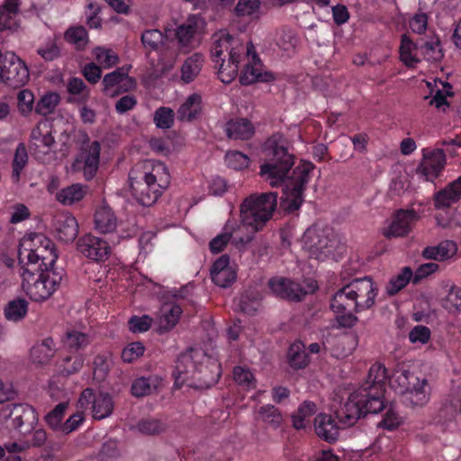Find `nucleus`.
<instances>
[{
    "mask_svg": "<svg viewBox=\"0 0 461 461\" xmlns=\"http://www.w3.org/2000/svg\"><path fill=\"white\" fill-rule=\"evenodd\" d=\"M264 153L267 160L260 166L259 175L272 187H283L281 201L285 210H297L303 202V191L313 165L311 162H302L290 175L294 157L275 138L266 141Z\"/></svg>",
    "mask_w": 461,
    "mask_h": 461,
    "instance_id": "obj_1",
    "label": "nucleus"
},
{
    "mask_svg": "<svg viewBox=\"0 0 461 461\" xmlns=\"http://www.w3.org/2000/svg\"><path fill=\"white\" fill-rule=\"evenodd\" d=\"M386 379L384 366L375 364L370 367L366 382L351 393L337 410V417L342 426H353L366 414L377 413L384 408Z\"/></svg>",
    "mask_w": 461,
    "mask_h": 461,
    "instance_id": "obj_2",
    "label": "nucleus"
},
{
    "mask_svg": "<svg viewBox=\"0 0 461 461\" xmlns=\"http://www.w3.org/2000/svg\"><path fill=\"white\" fill-rule=\"evenodd\" d=\"M221 373V365L215 357L201 348H190L177 357L173 373L175 386L186 384L195 388H209L218 382Z\"/></svg>",
    "mask_w": 461,
    "mask_h": 461,
    "instance_id": "obj_3",
    "label": "nucleus"
},
{
    "mask_svg": "<svg viewBox=\"0 0 461 461\" xmlns=\"http://www.w3.org/2000/svg\"><path fill=\"white\" fill-rule=\"evenodd\" d=\"M377 295V287L369 277L355 279L333 295L330 308L342 327H352L357 321L353 312L372 307Z\"/></svg>",
    "mask_w": 461,
    "mask_h": 461,
    "instance_id": "obj_4",
    "label": "nucleus"
},
{
    "mask_svg": "<svg viewBox=\"0 0 461 461\" xmlns=\"http://www.w3.org/2000/svg\"><path fill=\"white\" fill-rule=\"evenodd\" d=\"M129 180L137 201L144 206H150L168 186L170 175L164 163L149 159L138 163L131 170Z\"/></svg>",
    "mask_w": 461,
    "mask_h": 461,
    "instance_id": "obj_5",
    "label": "nucleus"
},
{
    "mask_svg": "<svg viewBox=\"0 0 461 461\" xmlns=\"http://www.w3.org/2000/svg\"><path fill=\"white\" fill-rule=\"evenodd\" d=\"M277 205V194L274 192L252 194L246 197L240 206V229L248 233L235 238L242 246L249 243L256 232L264 228L272 218Z\"/></svg>",
    "mask_w": 461,
    "mask_h": 461,
    "instance_id": "obj_6",
    "label": "nucleus"
},
{
    "mask_svg": "<svg viewBox=\"0 0 461 461\" xmlns=\"http://www.w3.org/2000/svg\"><path fill=\"white\" fill-rule=\"evenodd\" d=\"M245 47L239 38L221 30L212 37V59L218 68V77L224 84H230L238 74L239 63Z\"/></svg>",
    "mask_w": 461,
    "mask_h": 461,
    "instance_id": "obj_7",
    "label": "nucleus"
},
{
    "mask_svg": "<svg viewBox=\"0 0 461 461\" xmlns=\"http://www.w3.org/2000/svg\"><path fill=\"white\" fill-rule=\"evenodd\" d=\"M42 265L22 266V288L32 300L41 302L50 298L59 287L62 273L52 268L41 270Z\"/></svg>",
    "mask_w": 461,
    "mask_h": 461,
    "instance_id": "obj_8",
    "label": "nucleus"
},
{
    "mask_svg": "<svg viewBox=\"0 0 461 461\" xmlns=\"http://www.w3.org/2000/svg\"><path fill=\"white\" fill-rule=\"evenodd\" d=\"M300 243L308 257L321 261L333 253L339 240L331 228L321 223H314L304 231Z\"/></svg>",
    "mask_w": 461,
    "mask_h": 461,
    "instance_id": "obj_9",
    "label": "nucleus"
},
{
    "mask_svg": "<svg viewBox=\"0 0 461 461\" xmlns=\"http://www.w3.org/2000/svg\"><path fill=\"white\" fill-rule=\"evenodd\" d=\"M390 385L405 395V401L412 406H423L430 395L427 378L418 376L408 369L400 367L394 370L390 378Z\"/></svg>",
    "mask_w": 461,
    "mask_h": 461,
    "instance_id": "obj_10",
    "label": "nucleus"
},
{
    "mask_svg": "<svg viewBox=\"0 0 461 461\" xmlns=\"http://www.w3.org/2000/svg\"><path fill=\"white\" fill-rule=\"evenodd\" d=\"M23 266H52L58 258L53 242L42 234L33 233L23 238L18 250Z\"/></svg>",
    "mask_w": 461,
    "mask_h": 461,
    "instance_id": "obj_11",
    "label": "nucleus"
},
{
    "mask_svg": "<svg viewBox=\"0 0 461 461\" xmlns=\"http://www.w3.org/2000/svg\"><path fill=\"white\" fill-rule=\"evenodd\" d=\"M29 80L26 64L14 52L0 50V83L12 87H20Z\"/></svg>",
    "mask_w": 461,
    "mask_h": 461,
    "instance_id": "obj_12",
    "label": "nucleus"
},
{
    "mask_svg": "<svg viewBox=\"0 0 461 461\" xmlns=\"http://www.w3.org/2000/svg\"><path fill=\"white\" fill-rule=\"evenodd\" d=\"M0 418L6 421L13 420V426L23 435L31 433L38 422V416L35 410L28 405L22 403L7 404L0 411Z\"/></svg>",
    "mask_w": 461,
    "mask_h": 461,
    "instance_id": "obj_13",
    "label": "nucleus"
},
{
    "mask_svg": "<svg viewBox=\"0 0 461 461\" xmlns=\"http://www.w3.org/2000/svg\"><path fill=\"white\" fill-rule=\"evenodd\" d=\"M78 403L81 408H88L91 405L92 415L95 420H103L109 417L113 411L114 403L112 396L107 393H95L92 389L82 392Z\"/></svg>",
    "mask_w": 461,
    "mask_h": 461,
    "instance_id": "obj_14",
    "label": "nucleus"
},
{
    "mask_svg": "<svg viewBox=\"0 0 461 461\" xmlns=\"http://www.w3.org/2000/svg\"><path fill=\"white\" fill-rule=\"evenodd\" d=\"M248 64L240 77V82L244 86L255 82L268 83L276 80V77L270 71L264 70L253 45L247 46Z\"/></svg>",
    "mask_w": 461,
    "mask_h": 461,
    "instance_id": "obj_15",
    "label": "nucleus"
},
{
    "mask_svg": "<svg viewBox=\"0 0 461 461\" xmlns=\"http://www.w3.org/2000/svg\"><path fill=\"white\" fill-rule=\"evenodd\" d=\"M52 123L48 120L41 121L32 131L30 148L37 158L49 154L55 144L52 135Z\"/></svg>",
    "mask_w": 461,
    "mask_h": 461,
    "instance_id": "obj_16",
    "label": "nucleus"
},
{
    "mask_svg": "<svg viewBox=\"0 0 461 461\" xmlns=\"http://www.w3.org/2000/svg\"><path fill=\"white\" fill-rule=\"evenodd\" d=\"M268 285L276 296L293 301H301L306 294L316 289L313 282H311L305 289L300 284L284 277H274L269 280Z\"/></svg>",
    "mask_w": 461,
    "mask_h": 461,
    "instance_id": "obj_17",
    "label": "nucleus"
},
{
    "mask_svg": "<svg viewBox=\"0 0 461 461\" xmlns=\"http://www.w3.org/2000/svg\"><path fill=\"white\" fill-rule=\"evenodd\" d=\"M446 165V155L441 149H423L422 159L417 167V173L427 181L438 176Z\"/></svg>",
    "mask_w": 461,
    "mask_h": 461,
    "instance_id": "obj_18",
    "label": "nucleus"
},
{
    "mask_svg": "<svg viewBox=\"0 0 461 461\" xmlns=\"http://www.w3.org/2000/svg\"><path fill=\"white\" fill-rule=\"evenodd\" d=\"M77 247L79 253L95 261L105 260L111 251V248L105 240L92 234L81 237Z\"/></svg>",
    "mask_w": 461,
    "mask_h": 461,
    "instance_id": "obj_19",
    "label": "nucleus"
},
{
    "mask_svg": "<svg viewBox=\"0 0 461 461\" xmlns=\"http://www.w3.org/2000/svg\"><path fill=\"white\" fill-rule=\"evenodd\" d=\"M419 220V215L413 210L398 211L383 234L387 239L404 237L409 234L413 224Z\"/></svg>",
    "mask_w": 461,
    "mask_h": 461,
    "instance_id": "obj_20",
    "label": "nucleus"
},
{
    "mask_svg": "<svg viewBox=\"0 0 461 461\" xmlns=\"http://www.w3.org/2000/svg\"><path fill=\"white\" fill-rule=\"evenodd\" d=\"M128 72V68L122 67L106 74L103 79L104 94L108 96H115L121 92L132 88L135 84Z\"/></svg>",
    "mask_w": 461,
    "mask_h": 461,
    "instance_id": "obj_21",
    "label": "nucleus"
},
{
    "mask_svg": "<svg viewBox=\"0 0 461 461\" xmlns=\"http://www.w3.org/2000/svg\"><path fill=\"white\" fill-rule=\"evenodd\" d=\"M211 276L212 282L220 287H228L236 280L235 267L230 265L227 255L221 256L212 264Z\"/></svg>",
    "mask_w": 461,
    "mask_h": 461,
    "instance_id": "obj_22",
    "label": "nucleus"
},
{
    "mask_svg": "<svg viewBox=\"0 0 461 461\" xmlns=\"http://www.w3.org/2000/svg\"><path fill=\"white\" fill-rule=\"evenodd\" d=\"M101 145L95 140L84 145L81 157L84 160L83 173L86 179H92L99 167Z\"/></svg>",
    "mask_w": 461,
    "mask_h": 461,
    "instance_id": "obj_23",
    "label": "nucleus"
},
{
    "mask_svg": "<svg viewBox=\"0 0 461 461\" xmlns=\"http://www.w3.org/2000/svg\"><path fill=\"white\" fill-rule=\"evenodd\" d=\"M58 238L64 242L73 241L78 234V224L70 213H60L54 221Z\"/></svg>",
    "mask_w": 461,
    "mask_h": 461,
    "instance_id": "obj_24",
    "label": "nucleus"
},
{
    "mask_svg": "<svg viewBox=\"0 0 461 461\" xmlns=\"http://www.w3.org/2000/svg\"><path fill=\"white\" fill-rule=\"evenodd\" d=\"M205 22L203 17L197 14L190 15L186 21L176 30V38L182 46L187 45L193 37L203 31Z\"/></svg>",
    "mask_w": 461,
    "mask_h": 461,
    "instance_id": "obj_25",
    "label": "nucleus"
},
{
    "mask_svg": "<svg viewBox=\"0 0 461 461\" xmlns=\"http://www.w3.org/2000/svg\"><path fill=\"white\" fill-rule=\"evenodd\" d=\"M140 40L146 50L159 51L161 55H166L171 45L175 44L173 41H168L163 32L157 29L146 30L142 32Z\"/></svg>",
    "mask_w": 461,
    "mask_h": 461,
    "instance_id": "obj_26",
    "label": "nucleus"
},
{
    "mask_svg": "<svg viewBox=\"0 0 461 461\" xmlns=\"http://www.w3.org/2000/svg\"><path fill=\"white\" fill-rule=\"evenodd\" d=\"M241 230L240 226L234 220H229L225 226L223 232L217 235L213 238L210 242V249L213 253H218L223 250L228 242L231 238H233V241L237 245H242L238 242V240L235 238L240 237L238 233Z\"/></svg>",
    "mask_w": 461,
    "mask_h": 461,
    "instance_id": "obj_27",
    "label": "nucleus"
},
{
    "mask_svg": "<svg viewBox=\"0 0 461 461\" xmlns=\"http://www.w3.org/2000/svg\"><path fill=\"white\" fill-rule=\"evenodd\" d=\"M314 429L321 438L330 442L337 439L339 428L330 415L320 413L314 419Z\"/></svg>",
    "mask_w": 461,
    "mask_h": 461,
    "instance_id": "obj_28",
    "label": "nucleus"
},
{
    "mask_svg": "<svg viewBox=\"0 0 461 461\" xmlns=\"http://www.w3.org/2000/svg\"><path fill=\"white\" fill-rule=\"evenodd\" d=\"M182 309L176 303H167L162 305L158 316V325L160 332L173 329L178 322Z\"/></svg>",
    "mask_w": 461,
    "mask_h": 461,
    "instance_id": "obj_29",
    "label": "nucleus"
},
{
    "mask_svg": "<svg viewBox=\"0 0 461 461\" xmlns=\"http://www.w3.org/2000/svg\"><path fill=\"white\" fill-rule=\"evenodd\" d=\"M95 228L102 233H110L117 228V218L107 204L99 206L95 213Z\"/></svg>",
    "mask_w": 461,
    "mask_h": 461,
    "instance_id": "obj_30",
    "label": "nucleus"
},
{
    "mask_svg": "<svg viewBox=\"0 0 461 461\" xmlns=\"http://www.w3.org/2000/svg\"><path fill=\"white\" fill-rule=\"evenodd\" d=\"M461 197V176L435 195L436 208H445L456 203Z\"/></svg>",
    "mask_w": 461,
    "mask_h": 461,
    "instance_id": "obj_31",
    "label": "nucleus"
},
{
    "mask_svg": "<svg viewBox=\"0 0 461 461\" xmlns=\"http://www.w3.org/2000/svg\"><path fill=\"white\" fill-rule=\"evenodd\" d=\"M202 98L198 94L190 95L180 105L176 112V118L181 122L194 120L201 112Z\"/></svg>",
    "mask_w": 461,
    "mask_h": 461,
    "instance_id": "obj_32",
    "label": "nucleus"
},
{
    "mask_svg": "<svg viewBox=\"0 0 461 461\" xmlns=\"http://www.w3.org/2000/svg\"><path fill=\"white\" fill-rule=\"evenodd\" d=\"M457 251L456 244L452 240H444L437 246L427 247L422 251V255L426 258L435 260H446L451 258Z\"/></svg>",
    "mask_w": 461,
    "mask_h": 461,
    "instance_id": "obj_33",
    "label": "nucleus"
},
{
    "mask_svg": "<svg viewBox=\"0 0 461 461\" xmlns=\"http://www.w3.org/2000/svg\"><path fill=\"white\" fill-rule=\"evenodd\" d=\"M401 60L408 67H413L420 61V44L414 43L409 37L403 35L400 46Z\"/></svg>",
    "mask_w": 461,
    "mask_h": 461,
    "instance_id": "obj_34",
    "label": "nucleus"
},
{
    "mask_svg": "<svg viewBox=\"0 0 461 461\" xmlns=\"http://www.w3.org/2000/svg\"><path fill=\"white\" fill-rule=\"evenodd\" d=\"M229 138L235 140H248L254 133V127L247 119H234L226 125Z\"/></svg>",
    "mask_w": 461,
    "mask_h": 461,
    "instance_id": "obj_35",
    "label": "nucleus"
},
{
    "mask_svg": "<svg viewBox=\"0 0 461 461\" xmlns=\"http://www.w3.org/2000/svg\"><path fill=\"white\" fill-rule=\"evenodd\" d=\"M86 186L74 184L56 193L55 197L63 205H72L81 201L86 194Z\"/></svg>",
    "mask_w": 461,
    "mask_h": 461,
    "instance_id": "obj_36",
    "label": "nucleus"
},
{
    "mask_svg": "<svg viewBox=\"0 0 461 461\" xmlns=\"http://www.w3.org/2000/svg\"><path fill=\"white\" fill-rule=\"evenodd\" d=\"M203 65V58L201 54L194 53L188 57L181 67V80L188 84L195 79Z\"/></svg>",
    "mask_w": 461,
    "mask_h": 461,
    "instance_id": "obj_37",
    "label": "nucleus"
},
{
    "mask_svg": "<svg viewBox=\"0 0 461 461\" xmlns=\"http://www.w3.org/2000/svg\"><path fill=\"white\" fill-rule=\"evenodd\" d=\"M162 384L158 375L140 377L131 385V393L136 397H143L155 392Z\"/></svg>",
    "mask_w": 461,
    "mask_h": 461,
    "instance_id": "obj_38",
    "label": "nucleus"
},
{
    "mask_svg": "<svg viewBox=\"0 0 461 461\" xmlns=\"http://www.w3.org/2000/svg\"><path fill=\"white\" fill-rule=\"evenodd\" d=\"M256 420L272 429L279 428L284 420L281 411L272 404L261 406L257 411Z\"/></svg>",
    "mask_w": 461,
    "mask_h": 461,
    "instance_id": "obj_39",
    "label": "nucleus"
},
{
    "mask_svg": "<svg viewBox=\"0 0 461 461\" xmlns=\"http://www.w3.org/2000/svg\"><path fill=\"white\" fill-rule=\"evenodd\" d=\"M29 161L27 149L23 143H19L15 149L14 158L12 161L11 178L14 183H19L23 170L25 168Z\"/></svg>",
    "mask_w": 461,
    "mask_h": 461,
    "instance_id": "obj_40",
    "label": "nucleus"
},
{
    "mask_svg": "<svg viewBox=\"0 0 461 461\" xmlns=\"http://www.w3.org/2000/svg\"><path fill=\"white\" fill-rule=\"evenodd\" d=\"M54 341L48 338L32 347L31 349V358L36 364L47 363L54 355Z\"/></svg>",
    "mask_w": 461,
    "mask_h": 461,
    "instance_id": "obj_41",
    "label": "nucleus"
},
{
    "mask_svg": "<svg viewBox=\"0 0 461 461\" xmlns=\"http://www.w3.org/2000/svg\"><path fill=\"white\" fill-rule=\"evenodd\" d=\"M421 58L428 61L438 62L443 58V52L438 37L431 36L420 43Z\"/></svg>",
    "mask_w": 461,
    "mask_h": 461,
    "instance_id": "obj_42",
    "label": "nucleus"
},
{
    "mask_svg": "<svg viewBox=\"0 0 461 461\" xmlns=\"http://www.w3.org/2000/svg\"><path fill=\"white\" fill-rule=\"evenodd\" d=\"M288 361L294 368H303L307 366L309 360L305 352L304 345L301 342L292 344L288 351Z\"/></svg>",
    "mask_w": 461,
    "mask_h": 461,
    "instance_id": "obj_43",
    "label": "nucleus"
},
{
    "mask_svg": "<svg viewBox=\"0 0 461 461\" xmlns=\"http://www.w3.org/2000/svg\"><path fill=\"white\" fill-rule=\"evenodd\" d=\"M317 411L316 404L310 401L303 402L298 408L297 412L293 415V424L297 429H304L309 418Z\"/></svg>",
    "mask_w": 461,
    "mask_h": 461,
    "instance_id": "obj_44",
    "label": "nucleus"
},
{
    "mask_svg": "<svg viewBox=\"0 0 461 461\" xmlns=\"http://www.w3.org/2000/svg\"><path fill=\"white\" fill-rule=\"evenodd\" d=\"M412 270L409 267H405L402 269V271L392 277L388 285H386V293L389 295H394L398 292H400L402 288H404L411 278L412 277Z\"/></svg>",
    "mask_w": 461,
    "mask_h": 461,
    "instance_id": "obj_45",
    "label": "nucleus"
},
{
    "mask_svg": "<svg viewBox=\"0 0 461 461\" xmlns=\"http://www.w3.org/2000/svg\"><path fill=\"white\" fill-rule=\"evenodd\" d=\"M28 311V303L24 299H16L7 303L5 316L8 321H19L23 319Z\"/></svg>",
    "mask_w": 461,
    "mask_h": 461,
    "instance_id": "obj_46",
    "label": "nucleus"
},
{
    "mask_svg": "<svg viewBox=\"0 0 461 461\" xmlns=\"http://www.w3.org/2000/svg\"><path fill=\"white\" fill-rule=\"evenodd\" d=\"M260 5V0H239L234 13L240 17L256 18L258 16Z\"/></svg>",
    "mask_w": 461,
    "mask_h": 461,
    "instance_id": "obj_47",
    "label": "nucleus"
},
{
    "mask_svg": "<svg viewBox=\"0 0 461 461\" xmlns=\"http://www.w3.org/2000/svg\"><path fill=\"white\" fill-rule=\"evenodd\" d=\"M235 382L243 389L252 390L257 386V380L252 372L244 366H236L233 369Z\"/></svg>",
    "mask_w": 461,
    "mask_h": 461,
    "instance_id": "obj_48",
    "label": "nucleus"
},
{
    "mask_svg": "<svg viewBox=\"0 0 461 461\" xmlns=\"http://www.w3.org/2000/svg\"><path fill=\"white\" fill-rule=\"evenodd\" d=\"M90 342L86 333L71 330L66 333L64 343L70 350H78L86 348Z\"/></svg>",
    "mask_w": 461,
    "mask_h": 461,
    "instance_id": "obj_49",
    "label": "nucleus"
},
{
    "mask_svg": "<svg viewBox=\"0 0 461 461\" xmlns=\"http://www.w3.org/2000/svg\"><path fill=\"white\" fill-rule=\"evenodd\" d=\"M68 408V402L59 403L51 411L45 416L47 424L55 431L61 433L63 427V417Z\"/></svg>",
    "mask_w": 461,
    "mask_h": 461,
    "instance_id": "obj_50",
    "label": "nucleus"
},
{
    "mask_svg": "<svg viewBox=\"0 0 461 461\" xmlns=\"http://www.w3.org/2000/svg\"><path fill=\"white\" fill-rule=\"evenodd\" d=\"M17 12L18 7L13 8L8 3H5L0 9V30H12L17 26Z\"/></svg>",
    "mask_w": 461,
    "mask_h": 461,
    "instance_id": "obj_51",
    "label": "nucleus"
},
{
    "mask_svg": "<svg viewBox=\"0 0 461 461\" xmlns=\"http://www.w3.org/2000/svg\"><path fill=\"white\" fill-rule=\"evenodd\" d=\"M94 55L96 61L104 68H110L119 61L117 54L111 49L96 47L94 50Z\"/></svg>",
    "mask_w": 461,
    "mask_h": 461,
    "instance_id": "obj_52",
    "label": "nucleus"
},
{
    "mask_svg": "<svg viewBox=\"0 0 461 461\" xmlns=\"http://www.w3.org/2000/svg\"><path fill=\"white\" fill-rule=\"evenodd\" d=\"M65 39L77 49L84 48L88 41L86 30L83 26L71 27L67 30Z\"/></svg>",
    "mask_w": 461,
    "mask_h": 461,
    "instance_id": "obj_53",
    "label": "nucleus"
},
{
    "mask_svg": "<svg viewBox=\"0 0 461 461\" xmlns=\"http://www.w3.org/2000/svg\"><path fill=\"white\" fill-rule=\"evenodd\" d=\"M441 86V88H438L432 99L430 100V104L435 105L438 109L445 111L447 107H448V103L447 101V96L452 95L451 86L447 83H444L442 81L438 82Z\"/></svg>",
    "mask_w": 461,
    "mask_h": 461,
    "instance_id": "obj_54",
    "label": "nucleus"
},
{
    "mask_svg": "<svg viewBox=\"0 0 461 461\" xmlns=\"http://www.w3.org/2000/svg\"><path fill=\"white\" fill-rule=\"evenodd\" d=\"M175 113L171 108L160 107L154 113V122L158 128L169 129L174 123Z\"/></svg>",
    "mask_w": 461,
    "mask_h": 461,
    "instance_id": "obj_55",
    "label": "nucleus"
},
{
    "mask_svg": "<svg viewBox=\"0 0 461 461\" xmlns=\"http://www.w3.org/2000/svg\"><path fill=\"white\" fill-rule=\"evenodd\" d=\"M166 425L157 419L141 420L137 424V429L147 435H155L165 430Z\"/></svg>",
    "mask_w": 461,
    "mask_h": 461,
    "instance_id": "obj_56",
    "label": "nucleus"
},
{
    "mask_svg": "<svg viewBox=\"0 0 461 461\" xmlns=\"http://www.w3.org/2000/svg\"><path fill=\"white\" fill-rule=\"evenodd\" d=\"M59 102V96L56 93H50L44 95L36 105V111L42 114L47 115L53 112L55 107Z\"/></svg>",
    "mask_w": 461,
    "mask_h": 461,
    "instance_id": "obj_57",
    "label": "nucleus"
},
{
    "mask_svg": "<svg viewBox=\"0 0 461 461\" xmlns=\"http://www.w3.org/2000/svg\"><path fill=\"white\" fill-rule=\"evenodd\" d=\"M225 161L228 167L240 170L247 167L249 164V158L240 151H230L225 156Z\"/></svg>",
    "mask_w": 461,
    "mask_h": 461,
    "instance_id": "obj_58",
    "label": "nucleus"
},
{
    "mask_svg": "<svg viewBox=\"0 0 461 461\" xmlns=\"http://www.w3.org/2000/svg\"><path fill=\"white\" fill-rule=\"evenodd\" d=\"M153 319L149 315L132 316L129 320V329L134 333H141L149 330Z\"/></svg>",
    "mask_w": 461,
    "mask_h": 461,
    "instance_id": "obj_59",
    "label": "nucleus"
},
{
    "mask_svg": "<svg viewBox=\"0 0 461 461\" xmlns=\"http://www.w3.org/2000/svg\"><path fill=\"white\" fill-rule=\"evenodd\" d=\"M430 330L422 325H417L409 333V340L412 344H426L430 339Z\"/></svg>",
    "mask_w": 461,
    "mask_h": 461,
    "instance_id": "obj_60",
    "label": "nucleus"
},
{
    "mask_svg": "<svg viewBox=\"0 0 461 461\" xmlns=\"http://www.w3.org/2000/svg\"><path fill=\"white\" fill-rule=\"evenodd\" d=\"M144 349L142 343L132 342L122 350V358L124 362L131 363L142 356Z\"/></svg>",
    "mask_w": 461,
    "mask_h": 461,
    "instance_id": "obj_61",
    "label": "nucleus"
},
{
    "mask_svg": "<svg viewBox=\"0 0 461 461\" xmlns=\"http://www.w3.org/2000/svg\"><path fill=\"white\" fill-rule=\"evenodd\" d=\"M68 91L74 95H79L86 100L89 95V90L81 78L72 77L68 82Z\"/></svg>",
    "mask_w": 461,
    "mask_h": 461,
    "instance_id": "obj_62",
    "label": "nucleus"
},
{
    "mask_svg": "<svg viewBox=\"0 0 461 461\" xmlns=\"http://www.w3.org/2000/svg\"><path fill=\"white\" fill-rule=\"evenodd\" d=\"M18 108L23 113H27L32 110L34 95L30 90H22L18 94Z\"/></svg>",
    "mask_w": 461,
    "mask_h": 461,
    "instance_id": "obj_63",
    "label": "nucleus"
},
{
    "mask_svg": "<svg viewBox=\"0 0 461 461\" xmlns=\"http://www.w3.org/2000/svg\"><path fill=\"white\" fill-rule=\"evenodd\" d=\"M85 417L82 412L71 415L64 423L61 429L62 434H69L76 431L84 422Z\"/></svg>",
    "mask_w": 461,
    "mask_h": 461,
    "instance_id": "obj_64",
    "label": "nucleus"
}]
</instances>
